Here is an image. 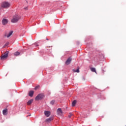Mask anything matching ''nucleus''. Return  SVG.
<instances>
[{
    "label": "nucleus",
    "instance_id": "4",
    "mask_svg": "<svg viewBox=\"0 0 126 126\" xmlns=\"http://www.w3.org/2000/svg\"><path fill=\"white\" fill-rule=\"evenodd\" d=\"M43 99V95L42 94H38L35 98L36 101H39V100H42Z\"/></svg>",
    "mask_w": 126,
    "mask_h": 126
},
{
    "label": "nucleus",
    "instance_id": "14",
    "mask_svg": "<svg viewBox=\"0 0 126 126\" xmlns=\"http://www.w3.org/2000/svg\"><path fill=\"white\" fill-rule=\"evenodd\" d=\"M91 70L93 72H95V73H97V72H96V69L95 68H93V67L91 68Z\"/></svg>",
    "mask_w": 126,
    "mask_h": 126
},
{
    "label": "nucleus",
    "instance_id": "12",
    "mask_svg": "<svg viewBox=\"0 0 126 126\" xmlns=\"http://www.w3.org/2000/svg\"><path fill=\"white\" fill-rule=\"evenodd\" d=\"M33 94H34V91H31L29 93V95L30 97H33Z\"/></svg>",
    "mask_w": 126,
    "mask_h": 126
},
{
    "label": "nucleus",
    "instance_id": "22",
    "mask_svg": "<svg viewBox=\"0 0 126 126\" xmlns=\"http://www.w3.org/2000/svg\"><path fill=\"white\" fill-rule=\"evenodd\" d=\"M37 88H38V87H36L35 88V89L36 90V89H37Z\"/></svg>",
    "mask_w": 126,
    "mask_h": 126
},
{
    "label": "nucleus",
    "instance_id": "10",
    "mask_svg": "<svg viewBox=\"0 0 126 126\" xmlns=\"http://www.w3.org/2000/svg\"><path fill=\"white\" fill-rule=\"evenodd\" d=\"M7 109H5L2 111V114L4 115V116H6L7 115Z\"/></svg>",
    "mask_w": 126,
    "mask_h": 126
},
{
    "label": "nucleus",
    "instance_id": "17",
    "mask_svg": "<svg viewBox=\"0 0 126 126\" xmlns=\"http://www.w3.org/2000/svg\"><path fill=\"white\" fill-rule=\"evenodd\" d=\"M14 56H16V57H17V56H19V55H20V53L18 52H16L14 54Z\"/></svg>",
    "mask_w": 126,
    "mask_h": 126
},
{
    "label": "nucleus",
    "instance_id": "8",
    "mask_svg": "<svg viewBox=\"0 0 126 126\" xmlns=\"http://www.w3.org/2000/svg\"><path fill=\"white\" fill-rule=\"evenodd\" d=\"M53 120H54V117H51L45 120V122H46V123H51Z\"/></svg>",
    "mask_w": 126,
    "mask_h": 126
},
{
    "label": "nucleus",
    "instance_id": "2",
    "mask_svg": "<svg viewBox=\"0 0 126 126\" xmlns=\"http://www.w3.org/2000/svg\"><path fill=\"white\" fill-rule=\"evenodd\" d=\"M2 7H3L4 8H8L9 6H10V3L8 2H3L1 4Z\"/></svg>",
    "mask_w": 126,
    "mask_h": 126
},
{
    "label": "nucleus",
    "instance_id": "20",
    "mask_svg": "<svg viewBox=\"0 0 126 126\" xmlns=\"http://www.w3.org/2000/svg\"><path fill=\"white\" fill-rule=\"evenodd\" d=\"M71 116H72V113H69V115H68V118H71Z\"/></svg>",
    "mask_w": 126,
    "mask_h": 126
},
{
    "label": "nucleus",
    "instance_id": "19",
    "mask_svg": "<svg viewBox=\"0 0 126 126\" xmlns=\"http://www.w3.org/2000/svg\"><path fill=\"white\" fill-rule=\"evenodd\" d=\"M8 45H9V43L7 42L5 43V44L3 46V48H5V47L7 46Z\"/></svg>",
    "mask_w": 126,
    "mask_h": 126
},
{
    "label": "nucleus",
    "instance_id": "7",
    "mask_svg": "<svg viewBox=\"0 0 126 126\" xmlns=\"http://www.w3.org/2000/svg\"><path fill=\"white\" fill-rule=\"evenodd\" d=\"M8 20L6 19H3L2 20V24L3 25H6V24L8 23Z\"/></svg>",
    "mask_w": 126,
    "mask_h": 126
},
{
    "label": "nucleus",
    "instance_id": "6",
    "mask_svg": "<svg viewBox=\"0 0 126 126\" xmlns=\"http://www.w3.org/2000/svg\"><path fill=\"white\" fill-rule=\"evenodd\" d=\"M44 115L47 118H49L51 116V112L49 111H44Z\"/></svg>",
    "mask_w": 126,
    "mask_h": 126
},
{
    "label": "nucleus",
    "instance_id": "16",
    "mask_svg": "<svg viewBox=\"0 0 126 126\" xmlns=\"http://www.w3.org/2000/svg\"><path fill=\"white\" fill-rule=\"evenodd\" d=\"M76 104V100H74L72 102V107H74V106H75Z\"/></svg>",
    "mask_w": 126,
    "mask_h": 126
},
{
    "label": "nucleus",
    "instance_id": "1",
    "mask_svg": "<svg viewBox=\"0 0 126 126\" xmlns=\"http://www.w3.org/2000/svg\"><path fill=\"white\" fill-rule=\"evenodd\" d=\"M20 19V17H19V16L18 15H15L11 19V22H12V23H16V22H18V20Z\"/></svg>",
    "mask_w": 126,
    "mask_h": 126
},
{
    "label": "nucleus",
    "instance_id": "21",
    "mask_svg": "<svg viewBox=\"0 0 126 126\" xmlns=\"http://www.w3.org/2000/svg\"><path fill=\"white\" fill-rule=\"evenodd\" d=\"M24 9H25L26 10H27L28 9V7H25Z\"/></svg>",
    "mask_w": 126,
    "mask_h": 126
},
{
    "label": "nucleus",
    "instance_id": "13",
    "mask_svg": "<svg viewBox=\"0 0 126 126\" xmlns=\"http://www.w3.org/2000/svg\"><path fill=\"white\" fill-rule=\"evenodd\" d=\"M12 33H13V32L11 31L9 32V33L7 35V37L9 38V37L12 35Z\"/></svg>",
    "mask_w": 126,
    "mask_h": 126
},
{
    "label": "nucleus",
    "instance_id": "23",
    "mask_svg": "<svg viewBox=\"0 0 126 126\" xmlns=\"http://www.w3.org/2000/svg\"><path fill=\"white\" fill-rule=\"evenodd\" d=\"M46 40H49L48 38H46Z\"/></svg>",
    "mask_w": 126,
    "mask_h": 126
},
{
    "label": "nucleus",
    "instance_id": "3",
    "mask_svg": "<svg viewBox=\"0 0 126 126\" xmlns=\"http://www.w3.org/2000/svg\"><path fill=\"white\" fill-rule=\"evenodd\" d=\"M8 53H9L8 51H6L4 53V55H2L1 56V60L2 61H3V60H5V59H6L7 57H8Z\"/></svg>",
    "mask_w": 126,
    "mask_h": 126
},
{
    "label": "nucleus",
    "instance_id": "15",
    "mask_svg": "<svg viewBox=\"0 0 126 126\" xmlns=\"http://www.w3.org/2000/svg\"><path fill=\"white\" fill-rule=\"evenodd\" d=\"M73 72H77L79 73V68H78L76 70L75 69H73Z\"/></svg>",
    "mask_w": 126,
    "mask_h": 126
},
{
    "label": "nucleus",
    "instance_id": "9",
    "mask_svg": "<svg viewBox=\"0 0 126 126\" xmlns=\"http://www.w3.org/2000/svg\"><path fill=\"white\" fill-rule=\"evenodd\" d=\"M71 61H72L71 58H68V59L66 60V62H65L66 64H67V65L69 64V63H70V62H71Z\"/></svg>",
    "mask_w": 126,
    "mask_h": 126
},
{
    "label": "nucleus",
    "instance_id": "11",
    "mask_svg": "<svg viewBox=\"0 0 126 126\" xmlns=\"http://www.w3.org/2000/svg\"><path fill=\"white\" fill-rule=\"evenodd\" d=\"M33 99H31V100H29L27 102V105H28V106H30V105H31L32 103H33Z\"/></svg>",
    "mask_w": 126,
    "mask_h": 126
},
{
    "label": "nucleus",
    "instance_id": "5",
    "mask_svg": "<svg viewBox=\"0 0 126 126\" xmlns=\"http://www.w3.org/2000/svg\"><path fill=\"white\" fill-rule=\"evenodd\" d=\"M57 115L59 116H62L63 115V111L62 110V108H58L57 110Z\"/></svg>",
    "mask_w": 126,
    "mask_h": 126
},
{
    "label": "nucleus",
    "instance_id": "18",
    "mask_svg": "<svg viewBox=\"0 0 126 126\" xmlns=\"http://www.w3.org/2000/svg\"><path fill=\"white\" fill-rule=\"evenodd\" d=\"M56 102V101H55V100H53L50 102V104L51 105H54V104H55V102Z\"/></svg>",
    "mask_w": 126,
    "mask_h": 126
}]
</instances>
